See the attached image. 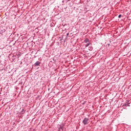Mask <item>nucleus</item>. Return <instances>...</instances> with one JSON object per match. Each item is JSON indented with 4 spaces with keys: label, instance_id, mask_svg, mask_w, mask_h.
<instances>
[{
    "label": "nucleus",
    "instance_id": "1",
    "mask_svg": "<svg viewBox=\"0 0 131 131\" xmlns=\"http://www.w3.org/2000/svg\"><path fill=\"white\" fill-rule=\"evenodd\" d=\"M88 121L89 119L88 118H85L84 120L82 121V123H83L84 125H86V124H88Z\"/></svg>",
    "mask_w": 131,
    "mask_h": 131
},
{
    "label": "nucleus",
    "instance_id": "5",
    "mask_svg": "<svg viewBox=\"0 0 131 131\" xmlns=\"http://www.w3.org/2000/svg\"><path fill=\"white\" fill-rule=\"evenodd\" d=\"M89 51H93V49H94V48L93 47V46H90L89 47Z\"/></svg>",
    "mask_w": 131,
    "mask_h": 131
},
{
    "label": "nucleus",
    "instance_id": "2",
    "mask_svg": "<svg viewBox=\"0 0 131 131\" xmlns=\"http://www.w3.org/2000/svg\"><path fill=\"white\" fill-rule=\"evenodd\" d=\"M123 106H128V107H129V100H126L125 103L123 105Z\"/></svg>",
    "mask_w": 131,
    "mask_h": 131
},
{
    "label": "nucleus",
    "instance_id": "7",
    "mask_svg": "<svg viewBox=\"0 0 131 131\" xmlns=\"http://www.w3.org/2000/svg\"><path fill=\"white\" fill-rule=\"evenodd\" d=\"M90 45H91V43H90V42H89V43H88L87 44H86L85 45V48H88V47H89V46H90Z\"/></svg>",
    "mask_w": 131,
    "mask_h": 131
},
{
    "label": "nucleus",
    "instance_id": "3",
    "mask_svg": "<svg viewBox=\"0 0 131 131\" xmlns=\"http://www.w3.org/2000/svg\"><path fill=\"white\" fill-rule=\"evenodd\" d=\"M40 64V62L37 61H36V62L34 63V66H35V67L39 66Z\"/></svg>",
    "mask_w": 131,
    "mask_h": 131
},
{
    "label": "nucleus",
    "instance_id": "10",
    "mask_svg": "<svg viewBox=\"0 0 131 131\" xmlns=\"http://www.w3.org/2000/svg\"><path fill=\"white\" fill-rule=\"evenodd\" d=\"M3 33H4V32L1 31L0 32V34H2V35H3Z\"/></svg>",
    "mask_w": 131,
    "mask_h": 131
},
{
    "label": "nucleus",
    "instance_id": "4",
    "mask_svg": "<svg viewBox=\"0 0 131 131\" xmlns=\"http://www.w3.org/2000/svg\"><path fill=\"white\" fill-rule=\"evenodd\" d=\"M84 42H85V43H88V42H90V40L89 39V38H86L84 40Z\"/></svg>",
    "mask_w": 131,
    "mask_h": 131
},
{
    "label": "nucleus",
    "instance_id": "11",
    "mask_svg": "<svg viewBox=\"0 0 131 131\" xmlns=\"http://www.w3.org/2000/svg\"><path fill=\"white\" fill-rule=\"evenodd\" d=\"M68 35H69V33H68L67 34V36H68Z\"/></svg>",
    "mask_w": 131,
    "mask_h": 131
},
{
    "label": "nucleus",
    "instance_id": "12",
    "mask_svg": "<svg viewBox=\"0 0 131 131\" xmlns=\"http://www.w3.org/2000/svg\"><path fill=\"white\" fill-rule=\"evenodd\" d=\"M5 31H6L4 30V32H5Z\"/></svg>",
    "mask_w": 131,
    "mask_h": 131
},
{
    "label": "nucleus",
    "instance_id": "8",
    "mask_svg": "<svg viewBox=\"0 0 131 131\" xmlns=\"http://www.w3.org/2000/svg\"><path fill=\"white\" fill-rule=\"evenodd\" d=\"M25 110H24V108H23L22 111H21V113L22 114H24V113H25Z\"/></svg>",
    "mask_w": 131,
    "mask_h": 131
},
{
    "label": "nucleus",
    "instance_id": "9",
    "mask_svg": "<svg viewBox=\"0 0 131 131\" xmlns=\"http://www.w3.org/2000/svg\"><path fill=\"white\" fill-rule=\"evenodd\" d=\"M121 17H122V15H121V14L119 15L118 18H121Z\"/></svg>",
    "mask_w": 131,
    "mask_h": 131
},
{
    "label": "nucleus",
    "instance_id": "6",
    "mask_svg": "<svg viewBox=\"0 0 131 131\" xmlns=\"http://www.w3.org/2000/svg\"><path fill=\"white\" fill-rule=\"evenodd\" d=\"M59 131H63V127L62 126H60L59 128Z\"/></svg>",
    "mask_w": 131,
    "mask_h": 131
}]
</instances>
